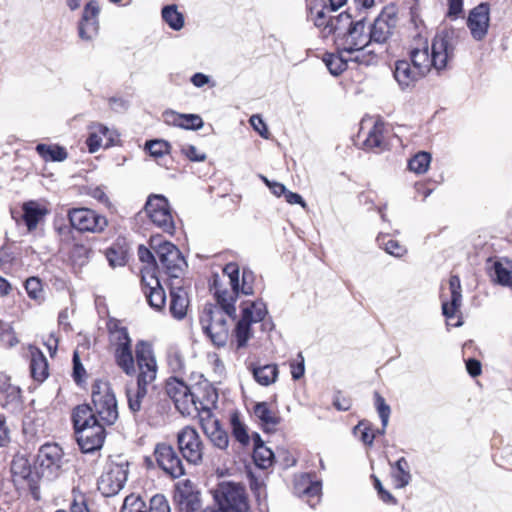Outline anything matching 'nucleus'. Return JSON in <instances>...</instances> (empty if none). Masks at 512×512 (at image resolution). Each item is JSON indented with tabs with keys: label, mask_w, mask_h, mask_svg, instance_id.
<instances>
[{
	"label": "nucleus",
	"mask_w": 512,
	"mask_h": 512,
	"mask_svg": "<svg viewBox=\"0 0 512 512\" xmlns=\"http://www.w3.org/2000/svg\"><path fill=\"white\" fill-rule=\"evenodd\" d=\"M254 281L251 270L243 269L240 276L239 266L234 262L225 265L222 279L214 278L212 290L216 304H207L200 315L201 327L214 345H226L230 331L228 320L236 315V299L239 293L253 294Z\"/></svg>",
	"instance_id": "f257e3e1"
},
{
	"label": "nucleus",
	"mask_w": 512,
	"mask_h": 512,
	"mask_svg": "<svg viewBox=\"0 0 512 512\" xmlns=\"http://www.w3.org/2000/svg\"><path fill=\"white\" fill-rule=\"evenodd\" d=\"M136 362L139 373L135 386L126 389L128 407L133 414L144 411L146 414L145 402L148 386L151 385L157 376V363L152 346L146 341H139L135 348ZM149 417V415H147Z\"/></svg>",
	"instance_id": "f03ea898"
},
{
	"label": "nucleus",
	"mask_w": 512,
	"mask_h": 512,
	"mask_svg": "<svg viewBox=\"0 0 512 512\" xmlns=\"http://www.w3.org/2000/svg\"><path fill=\"white\" fill-rule=\"evenodd\" d=\"M457 38L453 31L443 30L436 34L431 45V52L427 41L421 47H414L410 51V59L414 68L422 75L433 67L442 70L447 66L449 60L454 57Z\"/></svg>",
	"instance_id": "7ed1b4c3"
},
{
	"label": "nucleus",
	"mask_w": 512,
	"mask_h": 512,
	"mask_svg": "<svg viewBox=\"0 0 512 512\" xmlns=\"http://www.w3.org/2000/svg\"><path fill=\"white\" fill-rule=\"evenodd\" d=\"M72 421L77 443L83 453L99 450L105 440V428L95 418L89 405H79L72 412Z\"/></svg>",
	"instance_id": "20e7f679"
},
{
	"label": "nucleus",
	"mask_w": 512,
	"mask_h": 512,
	"mask_svg": "<svg viewBox=\"0 0 512 512\" xmlns=\"http://www.w3.org/2000/svg\"><path fill=\"white\" fill-rule=\"evenodd\" d=\"M165 391L174 402L176 409L182 415L188 416L195 413L207 412L217 398L214 391L208 392L203 398H199L195 391L191 390L182 379L177 377L167 379Z\"/></svg>",
	"instance_id": "39448f33"
},
{
	"label": "nucleus",
	"mask_w": 512,
	"mask_h": 512,
	"mask_svg": "<svg viewBox=\"0 0 512 512\" xmlns=\"http://www.w3.org/2000/svg\"><path fill=\"white\" fill-rule=\"evenodd\" d=\"M218 509L207 508L203 512H247L245 487L238 482L222 481L212 490Z\"/></svg>",
	"instance_id": "423d86ee"
},
{
	"label": "nucleus",
	"mask_w": 512,
	"mask_h": 512,
	"mask_svg": "<svg viewBox=\"0 0 512 512\" xmlns=\"http://www.w3.org/2000/svg\"><path fill=\"white\" fill-rule=\"evenodd\" d=\"M92 412L103 424L111 425L118 418L116 397L107 382L96 381L92 386Z\"/></svg>",
	"instance_id": "0eeeda50"
},
{
	"label": "nucleus",
	"mask_w": 512,
	"mask_h": 512,
	"mask_svg": "<svg viewBox=\"0 0 512 512\" xmlns=\"http://www.w3.org/2000/svg\"><path fill=\"white\" fill-rule=\"evenodd\" d=\"M62 448L56 443L42 445L36 457V469L40 477L48 481L57 479L63 472L65 461Z\"/></svg>",
	"instance_id": "6e6552de"
},
{
	"label": "nucleus",
	"mask_w": 512,
	"mask_h": 512,
	"mask_svg": "<svg viewBox=\"0 0 512 512\" xmlns=\"http://www.w3.org/2000/svg\"><path fill=\"white\" fill-rule=\"evenodd\" d=\"M156 254L159 260L157 267L162 268L168 276L169 282H185L182 276L187 263L174 244L167 241L159 242L156 247Z\"/></svg>",
	"instance_id": "1a4fd4ad"
},
{
	"label": "nucleus",
	"mask_w": 512,
	"mask_h": 512,
	"mask_svg": "<svg viewBox=\"0 0 512 512\" xmlns=\"http://www.w3.org/2000/svg\"><path fill=\"white\" fill-rule=\"evenodd\" d=\"M267 314L266 305L262 301L247 302L242 308L241 318L234 330L237 348L246 346L251 338L250 326L262 321Z\"/></svg>",
	"instance_id": "9d476101"
},
{
	"label": "nucleus",
	"mask_w": 512,
	"mask_h": 512,
	"mask_svg": "<svg viewBox=\"0 0 512 512\" xmlns=\"http://www.w3.org/2000/svg\"><path fill=\"white\" fill-rule=\"evenodd\" d=\"M337 48L347 52L351 56L374 54L367 50L370 44L369 35L365 33V24L363 20L356 21L351 27L336 40Z\"/></svg>",
	"instance_id": "9b49d317"
},
{
	"label": "nucleus",
	"mask_w": 512,
	"mask_h": 512,
	"mask_svg": "<svg viewBox=\"0 0 512 512\" xmlns=\"http://www.w3.org/2000/svg\"><path fill=\"white\" fill-rule=\"evenodd\" d=\"M68 219L73 228L80 232L101 233L108 225L105 216L89 208H72Z\"/></svg>",
	"instance_id": "f8f14e48"
},
{
	"label": "nucleus",
	"mask_w": 512,
	"mask_h": 512,
	"mask_svg": "<svg viewBox=\"0 0 512 512\" xmlns=\"http://www.w3.org/2000/svg\"><path fill=\"white\" fill-rule=\"evenodd\" d=\"M145 211L156 226L165 232H173L174 219L168 200L164 196L151 195L146 202Z\"/></svg>",
	"instance_id": "ddd939ff"
},
{
	"label": "nucleus",
	"mask_w": 512,
	"mask_h": 512,
	"mask_svg": "<svg viewBox=\"0 0 512 512\" xmlns=\"http://www.w3.org/2000/svg\"><path fill=\"white\" fill-rule=\"evenodd\" d=\"M128 465L126 463L107 465L98 480V490L105 497L116 495L127 481Z\"/></svg>",
	"instance_id": "4468645a"
},
{
	"label": "nucleus",
	"mask_w": 512,
	"mask_h": 512,
	"mask_svg": "<svg viewBox=\"0 0 512 512\" xmlns=\"http://www.w3.org/2000/svg\"><path fill=\"white\" fill-rule=\"evenodd\" d=\"M398 23L394 7H385L370 26V43L385 44L394 34Z\"/></svg>",
	"instance_id": "2eb2a0df"
},
{
	"label": "nucleus",
	"mask_w": 512,
	"mask_h": 512,
	"mask_svg": "<svg viewBox=\"0 0 512 512\" xmlns=\"http://www.w3.org/2000/svg\"><path fill=\"white\" fill-rule=\"evenodd\" d=\"M179 449L183 457L192 464H199L203 459L204 446L198 432L186 426L177 435Z\"/></svg>",
	"instance_id": "dca6fc26"
},
{
	"label": "nucleus",
	"mask_w": 512,
	"mask_h": 512,
	"mask_svg": "<svg viewBox=\"0 0 512 512\" xmlns=\"http://www.w3.org/2000/svg\"><path fill=\"white\" fill-rule=\"evenodd\" d=\"M450 298L442 300V313L448 320V324L454 327L462 326L460 308L462 305V289L460 278L452 275L449 279Z\"/></svg>",
	"instance_id": "f3484780"
},
{
	"label": "nucleus",
	"mask_w": 512,
	"mask_h": 512,
	"mask_svg": "<svg viewBox=\"0 0 512 512\" xmlns=\"http://www.w3.org/2000/svg\"><path fill=\"white\" fill-rule=\"evenodd\" d=\"M154 456L158 466L173 478L184 475L182 460L173 447L167 443H159L154 449Z\"/></svg>",
	"instance_id": "a211bd4d"
},
{
	"label": "nucleus",
	"mask_w": 512,
	"mask_h": 512,
	"mask_svg": "<svg viewBox=\"0 0 512 512\" xmlns=\"http://www.w3.org/2000/svg\"><path fill=\"white\" fill-rule=\"evenodd\" d=\"M377 60L378 58L376 54L351 56L350 54H347V52H344L340 49H338L336 54H326L323 58V61L328 70L334 76H338L343 71H345L349 61H354L356 63L369 66L377 63Z\"/></svg>",
	"instance_id": "6ab92c4d"
},
{
	"label": "nucleus",
	"mask_w": 512,
	"mask_h": 512,
	"mask_svg": "<svg viewBox=\"0 0 512 512\" xmlns=\"http://www.w3.org/2000/svg\"><path fill=\"white\" fill-rule=\"evenodd\" d=\"M100 6L96 0H90L83 8L78 23V35L84 41H92L99 33Z\"/></svg>",
	"instance_id": "aec40b11"
},
{
	"label": "nucleus",
	"mask_w": 512,
	"mask_h": 512,
	"mask_svg": "<svg viewBox=\"0 0 512 512\" xmlns=\"http://www.w3.org/2000/svg\"><path fill=\"white\" fill-rule=\"evenodd\" d=\"M141 273L143 292L147 301L153 309L160 311L166 302L164 289L162 288L158 277L154 274L153 268H143Z\"/></svg>",
	"instance_id": "412c9836"
},
{
	"label": "nucleus",
	"mask_w": 512,
	"mask_h": 512,
	"mask_svg": "<svg viewBox=\"0 0 512 512\" xmlns=\"http://www.w3.org/2000/svg\"><path fill=\"white\" fill-rule=\"evenodd\" d=\"M489 22L490 8L487 3H481L469 12L467 26L475 40L481 41L486 37Z\"/></svg>",
	"instance_id": "4be33fe9"
},
{
	"label": "nucleus",
	"mask_w": 512,
	"mask_h": 512,
	"mask_svg": "<svg viewBox=\"0 0 512 512\" xmlns=\"http://www.w3.org/2000/svg\"><path fill=\"white\" fill-rule=\"evenodd\" d=\"M352 140L359 149L375 153H380L389 146L384 130H358Z\"/></svg>",
	"instance_id": "5701e85b"
},
{
	"label": "nucleus",
	"mask_w": 512,
	"mask_h": 512,
	"mask_svg": "<svg viewBox=\"0 0 512 512\" xmlns=\"http://www.w3.org/2000/svg\"><path fill=\"white\" fill-rule=\"evenodd\" d=\"M204 413L206 416L201 418V426L205 435L215 447L226 449L229 444L227 432L221 427L218 419L211 415L210 409Z\"/></svg>",
	"instance_id": "b1692460"
},
{
	"label": "nucleus",
	"mask_w": 512,
	"mask_h": 512,
	"mask_svg": "<svg viewBox=\"0 0 512 512\" xmlns=\"http://www.w3.org/2000/svg\"><path fill=\"white\" fill-rule=\"evenodd\" d=\"M170 287V313L176 319H182L186 315L189 304L186 287L183 283L169 282Z\"/></svg>",
	"instance_id": "393cba45"
},
{
	"label": "nucleus",
	"mask_w": 512,
	"mask_h": 512,
	"mask_svg": "<svg viewBox=\"0 0 512 512\" xmlns=\"http://www.w3.org/2000/svg\"><path fill=\"white\" fill-rule=\"evenodd\" d=\"M393 76L399 87L405 90L413 86L423 75L416 68H412L407 60H398L395 62Z\"/></svg>",
	"instance_id": "a878e982"
},
{
	"label": "nucleus",
	"mask_w": 512,
	"mask_h": 512,
	"mask_svg": "<svg viewBox=\"0 0 512 512\" xmlns=\"http://www.w3.org/2000/svg\"><path fill=\"white\" fill-rule=\"evenodd\" d=\"M119 137L117 130H98L92 133L86 143L90 153L97 152L100 148H110L118 145Z\"/></svg>",
	"instance_id": "bb28decb"
},
{
	"label": "nucleus",
	"mask_w": 512,
	"mask_h": 512,
	"mask_svg": "<svg viewBox=\"0 0 512 512\" xmlns=\"http://www.w3.org/2000/svg\"><path fill=\"white\" fill-rule=\"evenodd\" d=\"M163 121L168 126L175 128H202L203 120L196 114H179L175 111H165Z\"/></svg>",
	"instance_id": "cd10ccee"
},
{
	"label": "nucleus",
	"mask_w": 512,
	"mask_h": 512,
	"mask_svg": "<svg viewBox=\"0 0 512 512\" xmlns=\"http://www.w3.org/2000/svg\"><path fill=\"white\" fill-rule=\"evenodd\" d=\"M294 491L300 497L318 498L321 492V483L313 481L308 474L295 478Z\"/></svg>",
	"instance_id": "c85d7f7f"
},
{
	"label": "nucleus",
	"mask_w": 512,
	"mask_h": 512,
	"mask_svg": "<svg viewBox=\"0 0 512 512\" xmlns=\"http://www.w3.org/2000/svg\"><path fill=\"white\" fill-rule=\"evenodd\" d=\"M253 414L266 430H273L280 421L277 413L270 409L267 402H258L254 405Z\"/></svg>",
	"instance_id": "c756f323"
},
{
	"label": "nucleus",
	"mask_w": 512,
	"mask_h": 512,
	"mask_svg": "<svg viewBox=\"0 0 512 512\" xmlns=\"http://www.w3.org/2000/svg\"><path fill=\"white\" fill-rule=\"evenodd\" d=\"M114 358L118 367L127 375L135 373V360L131 344L115 347Z\"/></svg>",
	"instance_id": "7c9ffc66"
},
{
	"label": "nucleus",
	"mask_w": 512,
	"mask_h": 512,
	"mask_svg": "<svg viewBox=\"0 0 512 512\" xmlns=\"http://www.w3.org/2000/svg\"><path fill=\"white\" fill-rule=\"evenodd\" d=\"M490 276L494 282L502 286H512V261L502 259L494 262Z\"/></svg>",
	"instance_id": "2f4dec72"
},
{
	"label": "nucleus",
	"mask_w": 512,
	"mask_h": 512,
	"mask_svg": "<svg viewBox=\"0 0 512 512\" xmlns=\"http://www.w3.org/2000/svg\"><path fill=\"white\" fill-rule=\"evenodd\" d=\"M35 149L45 162H63L68 158L67 150L57 144L39 143Z\"/></svg>",
	"instance_id": "473e14b6"
},
{
	"label": "nucleus",
	"mask_w": 512,
	"mask_h": 512,
	"mask_svg": "<svg viewBox=\"0 0 512 512\" xmlns=\"http://www.w3.org/2000/svg\"><path fill=\"white\" fill-rule=\"evenodd\" d=\"M47 214L44 206L36 201H29L23 205V219L28 230L36 228L39 221Z\"/></svg>",
	"instance_id": "72a5a7b5"
},
{
	"label": "nucleus",
	"mask_w": 512,
	"mask_h": 512,
	"mask_svg": "<svg viewBox=\"0 0 512 512\" xmlns=\"http://www.w3.org/2000/svg\"><path fill=\"white\" fill-rule=\"evenodd\" d=\"M255 381L262 386H269L276 382L279 370L276 364H265L252 368Z\"/></svg>",
	"instance_id": "f704fd0d"
},
{
	"label": "nucleus",
	"mask_w": 512,
	"mask_h": 512,
	"mask_svg": "<svg viewBox=\"0 0 512 512\" xmlns=\"http://www.w3.org/2000/svg\"><path fill=\"white\" fill-rule=\"evenodd\" d=\"M30 370L32 377L39 382L44 381L48 377V362L39 349L31 351Z\"/></svg>",
	"instance_id": "c9c22d12"
},
{
	"label": "nucleus",
	"mask_w": 512,
	"mask_h": 512,
	"mask_svg": "<svg viewBox=\"0 0 512 512\" xmlns=\"http://www.w3.org/2000/svg\"><path fill=\"white\" fill-rule=\"evenodd\" d=\"M330 11L325 5L320 7L314 6L310 9L309 19L313 21L314 25L319 28H323L327 34H331V26H333V20Z\"/></svg>",
	"instance_id": "e433bc0d"
},
{
	"label": "nucleus",
	"mask_w": 512,
	"mask_h": 512,
	"mask_svg": "<svg viewBox=\"0 0 512 512\" xmlns=\"http://www.w3.org/2000/svg\"><path fill=\"white\" fill-rule=\"evenodd\" d=\"M255 447L253 452V458L257 466L266 469L273 463L274 454L273 452L263 445L260 436L254 435Z\"/></svg>",
	"instance_id": "4c0bfd02"
},
{
	"label": "nucleus",
	"mask_w": 512,
	"mask_h": 512,
	"mask_svg": "<svg viewBox=\"0 0 512 512\" xmlns=\"http://www.w3.org/2000/svg\"><path fill=\"white\" fill-rule=\"evenodd\" d=\"M10 470L15 483L28 479L31 474L30 463L23 455H17L13 458Z\"/></svg>",
	"instance_id": "58836bf2"
},
{
	"label": "nucleus",
	"mask_w": 512,
	"mask_h": 512,
	"mask_svg": "<svg viewBox=\"0 0 512 512\" xmlns=\"http://www.w3.org/2000/svg\"><path fill=\"white\" fill-rule=\"evenodd\" d=\"M379 247L383 248L386 253L401 258L407 253V249L399 241L390 239L388 235L380 234L377 237Z\"/></svg>",
	"instance_id": "ea45409f"
},
{
	"label": "nucleus",
	"mask_w": 512,
	"mask_h": 512,
	"mask_svg": "<svg viewBox=\"0 0 512 512\" xmlns=\"http://www.w3.org/2000/svg\"><path fill=\"white\" fill-rule=\"evenodd\" d=\"M392 475L393 478L395 479L397 487L403 488L409 484L411 480L409 464L404 457H401L396 461L393 467Z\"/></svg>",
	"instance_id": "a19ab883"
},
{
	"label": "nucleus",
	"mask_w": 512,
	"mask_h": 512,
	"mask_svg": "<svg viewBox=\"0 0 512 512\" xmlns=\"http://www.w3.org/2000/svg\"><path fill=\"white\" fill-rule=\"evenodd\" d=\"M177 502L180 512H200L201 510L200 500L194 493L180 492L177 495Z\"/></svg>",
	"instance_id": "79ce46f5"
},
{
	"label": "nucleus",
	"mask_w": 512,
	"mask_h": 512,
	"mask_svg": "<svg viewBox=\"0 0 512 512\" xmlns=\"http://www.w3.org/2000/svg\"><path fill=\"white\" fill-rule=\"evenodd\" d=\"M431 163V155L428 152L420 151L408 161V169L415 174L427 172Z\"/></svg>",
	"instance_id": "37998d69"
},
{
	"label": "nucleus",
	"mask_w": 512,
	"mask_h": 512,
	"mask_svg": "<svg viewBox=\"0 0 512 512\" xmlns=\"http://www.w3.org/2000/svg\"><path fill=\"white\" fill-rule=\"evenodd\" d=\"M162 18L173 30H180L184 25L183 15L177 11L175 5H168L162 9Z\"/></svg>",
	"instance_id": "c03bdc74"
},
{
	"label": "nucleus",
	"mask_w": 512,
	"mask_h": 512,
	"mask_svg": "<svg viewBox=\"0 0 512 512\" xmlns=\"http://www.w3.org/2000/svg\"><path fill=\"white\" fill-rule=\"evenodd\" d=\"M231 429L234 438L243 446L250 443V436L248 434L247 426L240 420L237 414L231 416Z\"/></svg>",
	"instance_id": "a18cd8bd"
},
{
	"label": "nucleus",
	"mask_w": 512,
	"mask_h": 512,
	"mask_svg": "<svg viewBox=\"0 0 512 512\" xmlns=\"http://www.w3.org/2000/svg\"><path fill=\"white\" fill-rule=\"evenodd\" d=\"M120 512H148V508L139 495L130 494L124 499Z\"/></svg>",
	"instance_id": "49530a36"
},
{
	"label": "nucleus",
	"mask_w": 512,
	"mask_h": 512,
	"mask_svg": "<svg viewBox=\"0 0 512 512\" xmlns=\"http://www.w3.org/2000/svg\"><path fill=\"white\" fill-rule=\"evenodd\" d=\"M374 397H375V406H376L378 415H379V417L381 419V423H382V429L378 430L377 432L380 434H383V433H385V429L389 422L391 409H390V406L388 404H386L385 399L379 393L376 392Z\"/></svg>",
	"instance_id": "de8ad7c7"
},
{
	"label": "nucleus",
	"mask_w": 512,
	"mask_h": 512,
	"mask_svg": "<svg viewBox=\"0 0 512 512\" xmlns=\"http://www.w3.org/2000/svg\"><path fill=\"white\" fill-rule=\"evenodd\" d=\"M91 249L83 244H75L70 252L71 260L79 266L86 264L91 256Z\"/></svg>",
	"instance_id": "09e8293b"
},
{
	"label": "nucleus",
	"mask_w": 512,
	"mask_h": 512,
	"mask_svg": "<svg viewBox=\"0 0 512 512\" xmlns=\"http://www.w3.org/2000/svg\"><path fill=\"white\" fill-rule=\"evenodd\" d=\"M333 25L331 26V33L337 34V37L345 30L349 29L355 22L351 20V16L345 12L340 13L336 16H332Z\"/></svg>",
	"instance_id": "8fccbe9b"
},
{
	"label": "nucleus",
	"mask_w": 512,
	"mask_h": 512,
	"mask_svg": "<svg viewBox=\"0 0 512 512\" xmlns=\"http://www.w3.org/2000/svg\"><path fill=\"white\" fill-rule=\"evenodd\" d=\"M145 148L155 158H164L169 152V144L164 140L148 141Z\"/></svg>",
	"instance_id": "3c124183"
},
{
	"label": "nucleus",
	"mask_w": 512,
	"mask_h": 512,
	"mask_svg": "<svg viewBox=\"0 0 512 512\" xmlns=\"http://www.w3.org/2000/svg\"><path fill=\"white\" fill-rule=\"evenodd\" d=\"M5 394L6 406H11L13 410H17L21 406L20 402V388L14 385H7L5 389L2 388V395Z\"/></svg>",
	"instance_id": "603ef678"
},
{
	"label": "nucleus",
	"mask_w": 512,
	"mask_h": 512,
	"mask_svg": "<svg viewBox=\"0 0 512 512\" xmlns=\"http://www.w3.org/2000/svg\"><path fill=\"white\" fill-rule=\"evenodd\" d=\"M181 153L185 155L190 161L203 162L206 159V153L200 151L196 146L191 144H182Z\"/></svg>",
	"instance_id": "864d4df0"
},
{
	"label": "nucleus",
	"mask_w": 512,
	"mask_h": 512,
	"mask_svg": "<svg viewBox=\"0 0 512 512\" xmlns=\"http://www.w3.org/2000/svg\"><path fill=\"white\" fill-rule=\"evenodd\" d=\"M148 512H171L169 503L164 495L156 494L150 499Z\"/></svg>",
	"instance_id": "5fc2aeb1"
},
{
	"label": "nucleus",
	"mask_w": 512,
	"mask_h": 512,
	"mask_svg": "<svg viewBox=\"0 0 512 512\" xmlns=\"http://www.w3.org/2000/svg\"><path fill=\"white\" fill-rule=\"evenodd\" d=\"M25 289L32 299L38 300L42 297V284L40 279L36 277H30L26 280Z\"/></svg>",
	"instance_id": "6e6d98bb"
},
{
	"label": "nucleus",
	"mask_w": 512,
	"mask_h": 512,
	"mask_svg": "<svg viewBox=\"0 0 512 512\" xmlns=\"http://www.w3.org/2000/svg\"><path fill=\"white\" fill-rule=\"evenodd\" d=\"M361 433V441L366 445H372L375 439V433L372 432L370 425L367 422L361 421L354 428V433Z\"/></svg>",
	"instance_id": "4d7b16f0"
},
{
	"label": "nucleus",
	"mask_w": 512,
	"mask_h": 512,
	"mask_svg": "<svg viewBox=\"0 0 512 512\" xmlns=\"http://www.w3.org/2000/svg\"><path fill=\"white\" fill-rule=\"evenodd\" d=\"M109 340L113 348L131 344V338L129 337L127 329L113 333L109 336Z\"/></svg>",
	"instance_id": "13d9d810"
},
{
	"label": "nucleus",
	"mask_w": 512,
	"mask_h": 512,
	"mask_svg": "<svg viewBox=\"0 0 512 512\" xmlns=\"http://www.w3.org/2000/svg\"><path fill=\"white\" fill-rule=\"evenodd\" d=\"M86 194L101 203L108 202V197L106 196L105 190L102 186H88L86 188Z\"/></svg>",
	"instance_id": "bf43d9fd"
},
{
	"label": "nucleus",
	"mask_w": 512,
	"mask_h": 512,
	"mask_svg": "<svg viewBox=\"0 0 512 512\" xmlns=\"http://www.w3.org/2000/svg\"><path fill=\"white\" fill-rule=\"evenodd\" d=\"M464 0H447L449 18H457L463 12Z\"/></svg>",
	"instance_id": "052dcab7"
},
{
	"label": "nucleus",
	"mask_w": 512,
	"mask_h": 512,
	"mask_svg": "<svg viewBox=\"0 0 512 512\" xmlns=\"http://www.w3.org/2000/svg\"><path fill=\"white\" fill-rule=\"evenodd\" d=\"M384 123L381 118L377 115L375 116H365L362 118L360 122V128H383Z\"/></svg>",
	"instance_id": "680f3d73"
},
{
	"label": "nucleus",
	"mask_w": 512,
	"mask_h": 512,
	"mask_svg": "<svg viewBox=\"0 0 512 512\" xmlns=\"http://www.w3.org/2000/svg\"><path fill=\"white\" fill-rule=\"evenodd\" d=\"M138 256H139V259L141 260V262L152 265L150 268H153L155 270V266H154L156 263L155 257L149 249H147L144 246H139Z\"/></svg>",
	"instance_id": "e2e57ef3"
},
{
	"label": "nucleus",
	"mask_w": 512,
	"mask_h": 512,
	"mask_svg": "<svg viewBox=\"0 0 512 512\" xmlns=\"http://www.w3.org/2000/svg\"><path fill=\"white\" fill-rule=\"evenodd\" d=\"M109 105L115 112H123L128 109L129 103L122 97H112L109 99Z\"/></svg>",
	"instance_id": "0e129e2a"
},
{
	"label": "nucleus",
	"mask_w": 512,
	"mask_h": 512,
	"mask_svg": "<svg viewBox=\"0 0 512 512\" xmlns=\"http://www.w3.org/2000/svg\"><path fill=\"white\" fill-rule=\"evenodd\" d=\"M2 342H6L9 347L18 344L19 340L12 327L9 326L5 329L2 327Z\"/></svg>",
	"instance_id": "69168bd1"
},
{
	"label": "nucleus",
	"mask_w": 512,
	"mask_h": 512,
	"mask_svg": "<svg viewBox=\"0 0 512 512\" xmlns=\"http://www.w3.org/2000/svg\"><path fill=\"white\" fill-rule=\"evenodd\" d=\"M301 361L299 363H291V375L294 380L300 379L305 372L304 359L301 354H299Z\"/></svg>",
	"instance_id": "338daca9"
},
{
	"label": "nucleus",
	"mask_w": 512,
	"mask_h": 512,
	"mask_svg": "<svg viewBox=\"0 0 512 512\" xmlns=\"http://www.w3.org/2000/svg\"><path fill=\"white\" fill-rule=\"evenodd\" d=\"M374 486H375L376 490L378 491L380 498L385 503H394L395 502L394 497L383 488L379 479L375 478Z\"/></svg>",
	"instance_id": "774afa93"
}]
</instances>
